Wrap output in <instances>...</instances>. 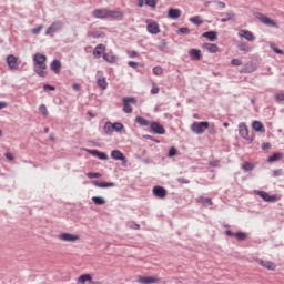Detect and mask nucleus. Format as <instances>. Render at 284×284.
Returning <instances> with one entry per match:
<instances>
[{"label":"nucleus","instance_id":"1","mask_svg":"<svg viewBox=\"0 0 284 284\" xmlns=\"http://www.w3.org/2000/svg\"><path fill=\"white\" fill-rule=\"evenodd\" d=\"M94 19H118L123 20V11L110 10L108 8L95 9L92 12Z\"/></svg>","mask_w":284,"mask_h":284},{"label":"nucleus","instance_id":"2","mask_svg":"<svg viewBox=\"0 0 284 284\" xmlns=\"http://www.w3.org/2000/svg\"><path fill=\"white\" fill-rule=\"evenodd\" d=\"M45 61H48V58L43 53H36L33 55L34 72L38 77H47L48 72H45V69L48 65L45 64Z\"/></svg>","mask_w":284,"mask_h":284},{"label":"nucleus","instance_id":"3","mask_svg":"<svg viewBox=\"0 0 284 284\" xmlns=\"http://www.w3.org/2000/svg\"><path fill=\"white\" fill-rule=\"evenodd\" d=\"M205 130H210V122L207 121H203V122L194 121L191 124V132H193V134H203Z\"/></svg>","mask_w":284,"mask_h":284},{"label":"nucleus","instance_id":"4","mask_svg":"<svg viewBox=\"0 0 284 284\" xmlns=\"http://www.w3.org/2000/svg\"><path fill=\"white\" fill-rule=\"evenodd\" d=\"M122 103H123V112H125V114H132V105H130V103H132L133 105H136L138 101H136V98L134 97H126V98H123Z\"/></svg>","mask_w":284,"mask_h":284},{"label":"nucleus","instance_id":"5","mask_svg":"<svg viewBox=\"0 0 284 284\" xmlns=\"http://www.w3.org/2000/svg\"><path fill=\"white\" fill-rule=\"evenodd\" d=\"M256 19H258V21H261L262 23H264V26H267L268 28H278L276 21L263 13H257Z\"/></svg>","mask_w":284,"mask_h":284},{"label":"nucleus","instance_id":"6","mask_svg":"<svg viewBox=\"0 0 284 284\" xmlns=\"http://www.w3.org/2000/svg\"><path fill=\"white\" fill-rule=\"evenodd\" d=\"M95 79H97V85L101 88L102 90H108V80L103 75V71L99 70L95 73Z\"/></svg>","mask_w":284,"mask_h":284},{"label":"nucleus","instance_id":"7","mask_svg":"<svg viewBox=\"0 0 284 284\" xmlns=\"http://www.w3.org/2000/svg\"><path fill=\"white\" fill-rule=\"evenodd\" d=\"M257 65L254 62H247L243 65V68L240 70V74H252V72H256Z\"/></svg>","mask_w":284,"mask_h":284},{"label":"nucleus","instance_id":"8","mask_svg":"<svg viewBox=\"0 0 284 284\" xmlns=\"http://www.w3.org/2000/svg\"><path fill=\"white\" fill-rule=\"evenodd\" d=\"M257 196H261V199H263V201H265V203H276V201H278L277 195H270V193H267L265 191H258Z\"/></svg>","mask_w":284,"mask_h":284},{"label":"nucleus","instance_id":"9","mask_svg":"<svg viewBox=\"0 0 284 284\" xmlns=\"http://www.w3.org/2000/svg\"><path fill=\"white\" fill-rule=\"evenodd\" d=\"M58 239L60 241H65V243H75V241H79V235H74L72 233H61Z\"/></svg>","mask_w":284,"mask_h":284},{"label":"nucleus","instance_id":"10","mask_svg":"<svg viewBox=\"0 0 284 284\" xmlns=\"http://www.w3.org/2000/svg\"><path fill=\"white\" fill-rule=\"evenodd\" d=\"M59 30H63V22L62 21H55L53 22L45 31V34H55V32H59Z\"/></svg>","mask_w":284,"mask_h":284},{"label":"nucleus","instance_id":"11","mask_svg":"<svg viewBox=\"0 0 284 284\" xmlns=\"http://www.w3.org/2000/svg\"><path fill=\"white\" fill-rule=\"evenodd\" d=\"M239 133L242 139H245V141H250V129H247V124H245V122L239 124Z\"/></svg>","mask_w":284,"mask_h":284},{"label":"nucleus","instance_id":"12","mask_svg":"<svg viewBox=\"0 0 284 284\" xmlns=\"http://www.w3.org/2000/svg\"><path fill=\"white\" fill-rule=\"evenodd\" d=\"M150 129L153 134H165V128L159 122H152Z\"/></svg>","mask_w":284,"mask_h":284},{"label":"nucleus","instance_id":"13","mask_svg":"<svg viewBox=\"0 0 284 284\" xmlns=\"http://www.w3.org/2000/svg\"><path fill=\"white\" fill-rule=\"evenodd\" d=\"M88 154H91L92 156H97V159H100V161H108V155L104 152H101L97 149L90 150L87 149Z\"/></svg>","mask_w":284,"mask_h":284},{"label":"nucleus","instance_id":"14","mask_svg":"<svg viewBox=\"0 0 284 284\" xmlns=\"http://www.w3.org/2000/svg\"><path fill=\"white\" fill-rule=\"evenodd\" d=\"M153 194L158 199H165V196H168V190H165L163 186H154Z\"/></svg>","mask_w":284,"mask_h":284},{"label":"nucleus","instance_id":"15","mask_svg":"<svg viewBox=\"0 0 284 284\" xmlns=\"http://www.w3.org/2000/svg\"><path fill=\"white\" fill-rule=\"evenodd\" d=\"M17 61H19L17 59L16 55H8L7 57V64L10 68V70H19V63H17Z\"/></svg>","mask_w":284,"mask_h":284},{"label":"nucleus","instance_id":"16","mask_svg":"<svg viewBox=\"0 0 284 284\" xmlns=\"http://www.w3.org/2000/svg\"><path fill=\"white\" fill-rule=\"evenodd\" d=\"M146 30L148 32H150V34H159V32H161V29L159 28V23H156V21L148 23Z\"/></svg>","mask_w":284,"mask_h":284},{"label":"nucleus","instance_id":"17","mask_svg":"<svg viewBox=\"0 0 284 284\" xmlns=\"http://www.w3.org/2000/svg\"><path fill=\"white\" fill-rule=\"evenodd\" d=\"M102 59H104V61H106V63H111V64H114V63H116V61H119V58L112 52L103 53Z\"/></svg>","mask_w":284,"mask_h":284},{"label":"nucleus","instance_id":"18","mask_svg":"<svg viewBox=\"0 0 284 284\" xmlns=\"http://www.w3.org/2000/svg\"><path fill=\"white\" fill-rule=\"evenodd\" d=\"M139 283H142V284L159 283V277H156V276H140Z\"/></svg>","mask_w":284,"mask_h":284},{"label":"nucleus","instance_id":"19","mask_svg":"<svg viewBox=\"0 0 284 284\" xmlns=\"http://www.w3.org/2000/svg\"><path fill=\"white\" fill-rule=\"evenodd\" d=\"M258 265L262 267H265V270H270L271 272H274L276 270V264L270 261H264V260H257Z\"/></svg>","mask_w":284,"mask_h":284},{"label":"nucleus","instance_id":"20","mask_svg":"<svg viewBox=\"0 0 284 284\" xmlns=\"http://www.w3.org/2000/svg\"><path fill=\"white\" fill-rule=\"evenodd\" d=\"M203 50H205L206 52H210L211 54H216V52H219V45L214 44V43H204L203 44Z\"/></svg>","mask_w":284,"mask_h":284},{"label":"nucleus","instance_id":"21","mask_svg":"<svg viewBox=\"0 0 284 284\" xmlns=\"http://www.w3.org/2000/svg\"><path fill=\"white\" fill-rule=\"evenodd\" d=\"M92 185H94V187L105 189V187H115L116 183H114V182H99V181L94 180V181H92Z\"/></svg>","mask_w":284,"mask_h":284},{"label":"nucleus","instance_id":"22","mask_svg":"<svg viewBox=\"0 0 284 284\" xmlns=\"http://www.w3.org/2000/svg\"><path fill=\"white\" fill-rule=\"evenodd\" d=\"M220 17H223L220 21L221 23H227V21H232V19H234V17H236V14H234V12L229 11V12H222L220 13Z\"/></svg>","mask_w":284,"mask_h":284},{"label":"nucleus","instance_id":"23","mask_svg":"<svg viewBox=\"0 0 284 284\" xmlns=\"http://www.w3.org/2000/svg\"><path fill=\"white\" fill-rule=\"evenodd\" d=\"M111 159H114V161H125V155L119 150H113L111 152Z\"/></svg>","mask_w":284,"mask_h":284},{"label":"nucleus","instance_id":"24","mask_svg":"<svg viewBox=\"0 0 284 284\" xmlns=\"http://www.w3.org/2000/svg\"><path fill=\"white\" fill-rule=\"evenodd\" d=\"M239 34L240 37H242V39H245L246 41H254L255 39L252 31L241 30Z\"/></svg>","mask_w":284,"mask_h":284},{"label":"nucleus","instance_id":"25","mask_svg":"<svg viewBox=\"0 0 284 284\" xmlns=\"http://www.w3.org/2000/svg\"><path fill=\"white\" fill-rule=\"evenodd\" d=\"M169 19H179L181 17V10L171 8L168 11Z\"/></svg>","mask_w":284,"mask_h":284},{"label":"nucleus","instance_id":"26","mask_svg":"<svg viewBox=\"0 0 284 284\" xmlns=\"http://www.w3.org/2000/svg\"><path fill=\"white\" fill-rule=\"evenodd\" d=\"M252 128L255 132L265 134V126L261 123V121H253Z\"/></svg>","mask_w":284,"mask_h":284},{"label":"nucleus","instance_id":"27","mask_svg":"<svg viewBox=\"0 0 284 284\" xmlns=\"http://www.w3.org/2000/svg\"><path fill=\"white\" fill-rule=\"evenodd\" d=\"M50 68L55 74H59V72H61V61L54 59L51 62Z\"/></svg>","mask_w":284,"mask_h":284},{"label":"nucleus","instance_id":"28","mask_svg":"<svg viewBox=\"0 0 284 284\" xmlns=\"http://www.w3.org/2000/svg\"><path fill=\"white\" fill-rule=\"evenodd\" d=\"M217 32L216 31H206L202 34L204 39H209V41H216L217 39Z\"/></svg>","mask_w":284,"mask_h":284},{"label":"nucleus","instance_id":"29","mask_svg":"<svg viewBox=\"0 0 284 284\" xmlns=\"http://www.w3.org/2000/svg\"><path fill=\"white\" fill-rule=\"evenodd\" d=\"M189 54L193 61H201V50L191 49Z\"/></svg>","mask_w":284,"mask_h":284},{"label":"nucleus","instance_id":"30","mask_svg":"<svg viewBox=\"0 0 284 284\" xmlns=\"http://www.w3.org/2000/svg\"><path fill=\"white\" fill-rule=\"evenodd\" d=\"M196 203H201L202 205H214L212 199L205 196H199L195 199Z\"/></svg>","mask_w":284,"mask_h":284},{"label":"nucleus","instance_id":"31","mask_svg":"<svg viewBox=\"0 0 284 284\" xmlns=\"http://www.w3.org/2000/svg\"><path fill=\"white\" fill-rule=\"evenodd\" d=\"M135 123H139V125H142L143 128H148V125H151L150 120H148L141 115H138L135 118Z\"/></svg>","mask_w":284,"mask_h":284},{"label":"nucleus","instance_id":"32","mask_svg":"<svg viewBox=\"0 0 284 284\" xmlns=\"http://www.w3.org/2000/svg\"><path fill=\"white\" fill-rule=\"evenodd\" d=\"M102 52H105V47L103 44H98L93 49V57H97L99 59Z\"/></svg>","mask_w":284,"mask_h":284},{"label":"nucleus","instance_id":"33","mask_svg":"<svg viewBox=\"0 0 284 284\" xmlns=\"http://www.w3.org/2000/svg\"><path fill=\"white\" fill-rule=\"evenodd\" d=\"M112 132H114V126L112 122H105L104 123V134L109 135L112 134Z\"/></svg>","mask_w":284,"mask_h":284},{"label":"nucleus","instance_id":"34","mask_svg":"<svg viewBox=\"0 0 284 284\" xmlns=\"http://www.w3.org/2000/svg\"><path fill=\"white\" fill-rule=\"evenodd\" d=\"M281 159H283L282 153H273L271 156H268L267 162L275 163V161H281Z\"/></svg>","mask_w":284,"mask_h":284},{"label":"nucleus","instance_id":"35","mask_svg":"<svg viewBox=\"0 0 284 284\" xmlns=\"http://www.w3.org/2000/svg\"><path fill=\"white\" fill-rule=\"evenodd\" d=\"M88 281H89V283H94V282H92V275H90V274H83V275H81V276L78 278V283H88Z\"/></svg>","mask_w":284,"mask_h":284},{"label":"nucleus","instance_id":"36","mask_svg":"<svg viewBox=\"0 0 284 284\" xmlns=\"http://www.w3.org/2000/svg\"><path fill=\"white\" fill-rule=\"evenodd\" d=\"M190 22L194 26H203V19H201L199 16L190 18Z\"/></svg>","mask_w":284,"mask_h":284},{"label":"nucleus","instance_id":"37","mask_svg":"<svg viewBox=\"0 0 284 284\" xmlns=\"http://www.w3.org/2000/svg\"><path fill=\"white\" fill-rule=\"evenodd\" d=\"M156 48L160 50V52H164V50L168 48V41H165V39H161Z\"/></svg>","mask_w":284,"mask_h":284},{"label":"nucleus","instance_id":"38","mask_svg":"<svg viewBox=\"0 0 284 284\" xmlns=\"http://www.w3.org/2000/svg\"><path fill=\"white\" fill-rule=\"evenodd\" d=\"M92 202L94 203V205H105V199L101 196H93Z\"/></svg>","mask_w":284,"mask_h":284},{"label":"nucleus","instance_id":"39","mask_svg":"<svg viewBox=\"0 0 284 284\" xmlns=\"http://www.w3.org/2000/svg\"><path fill=\"white\" fill-rule=\"evenodd\" d=\"M237 48L241 52H252V48H250L246 42L240 43Z\"/></svg>","mask_w":284,"mask_h":284},{"label":"nucleus","instance_id":"40","mask_svg":"<svg viewBox=\"0 0 284 284\" xmlns=\"http://www.w3.org/2000/svg\"><path fill=\"white\" fill-rule=\"evenodd\" d=\"M234 236L239 241H245L247 239V233L239 231L234 234Z\"/></svg>","mask_w":284,"mask_h":284},{"label":"nucleus","instance_id":"41","mask_svg":"<svg viewBox=\"0 0 284 284\" xmlns=\"http://www.w3.org/2000/svg\"><path fill=\"white\" fill-rule=\"evenodd\" d=\"M242 170H244V172H252L254 170V164H252L251 162H245L242 165Z\"/></svg>","mask_w":284,"mask_h":284},{"label":"nucleus","instance_id":"42","mask_svg":"<svg viewBox=\"0 0 284 284\" xmlns=\"http://www.w3.org/2000/svg\"><path fill=\"white\" fill-rule=\"evenodd\" d=\"M91 37L93 39H103L105 37V33L103 31H93L91 32Z\"/></svg>","mask_w":284,"mask_h":284},{"label":"nucleus","instance_id":"43","mask_svg":"<svg viewBox=\"0 0 284 284\" xmlns=\"http://www.w3.org/2000/svg\"><path fill=\"white\" fill-rule=\"evenodd\" d=\"M121 130H123V123L121 122L113 123V132H121Z\"/></svg>","mask_w":284,"mask_h":284},{"label":"nucleus","instance_id":"44","mask_svg":"<svg viewBox=\"0 0 284 284\" xmlns=\"http://www.w3.org/2000/svg\"><path fill=\"white\" fill-rule=\"evenodd\" d=\"M153 74H155V77H161V74H163V68L161 67H154L153 68Z\"/></svg>","mask_w":284,"mask_h":284},{"label":"nucleus","instance_id":"45","mask_svg":"<svg viewBox=\"0 0 284 284\" xmlns=\"http://www.w3.org/2000/svg\"><path fill=\"white\" fill-rule=\"evenodd\" d=\"M39 112H41V114H43V116H48V114H49L48 106H45V104H41L39 106Z\"/></svg>","mask_w":284,"mask_h":284},{"label":"nucleus","instance_id":"46","mask_svg":"<svg viewBox=\"0 0 284 284\" xmlns=\"http://www.w3.org/2000/svg\"><path fill=\"white\" fill-rule=\"evenodd\" d=\"M231 64L239 67V65H243V60L239 59V58H234L231 60Z\"/></svg>","mask_w":284,"mask_h":284},{"label":"nucleus","instance_id":"47","mask_svg":"<svg viewBox=\"0 0 284 284\" xmlns=\"http://www.w3.org/2000/svg\"><path fill=\"white\" fill-rule=\"evenodd\" d=\"M274 99H275L276 103L283 102L284 101V93H276L274 95Z\"/></svg>","mask_w":284,"mask_h":284},{"label":"nucleus","instance_id":"48","mask_svg":"<svg viewBox=\"0 0 284 284\" xmlns=\"http://www.w3.org/2000/svg\"><path fill=\"white\" fill-rule=\"evenodd\" d=\"M176 149L174 146H171L168 153V158L172 159L173 156H176Z\"/></svg>","mask_w":284,"mask_h":284},{"label":"nucleus","instance_id":"49","mask_svg":"<svg viewBox=\"0 0 284 284\" xmlns=\"http://www.w3.org/2000/svg\"><path fill=\"white\" fill-rule=\"evenodd\" d=\"M88 179H101V173H93V172H89L87 173Z\"/></svg>","mask_w":284,"mask_h":284},{"label":"nucleus","instance_id":"50","mask_svg":"<svg viewBox=\"0 0 284 284\" xmlns=\"http://www.w3.org/2000/svg\"><path fill=\"white\" fill-rule=\"evenodd\" d=\"M43 90H44V92H54V90H57V88L54 85L44 84Z\"/></svg>","mask_w":284,"mask_h":284},{"label":"nucleus","instance_id":"51","mask_svg":"<svg viewBox=\"0 0 284 284\" xmlns=\"http://www.w3.org/2000/svg\"><path fill=\"white\" fill-rule=\"evenodd\" d=\"M144 3L149 8H156V0H145Z\"/></svg>","mask_w":284,"mask_h":284},{"label":"nucleus","instance_id":"52","mask_svg":"<svg viewBox=\"0 0 284 284\" xmlns=\"http://www.w3.org/2000/svg\"><path fill=\"white\" fill-rule=\"evenodd\" d=\"M43 30V26H38L31 30L32 34H39Z\"/></svg>","mask_w":284,"mask_h":284},{"label":"nucleus","instance_id":"53","mask_svg":"<svg viewBox=\"0 0 284 284\" xmlns=\"http://www.w3.org/2000/svg\"><path fill=\"white\" fill-rule=\"evenodd\" d=\"M178 183H181V184H190V180L185 179V178H178L176 179Z\"/></svg>","mask_w":284,"mask_h":284},{"label":"nucleus","instance_id":"54","mask_svg":"<svg viewBox=\"0 0 284 284\" xmlns=\"http://www.w3.org/2000/svg\"><path fill=\"white\" fill-rule=\"evenodd\" d=\"M220 161L219 160H213V161H210L209 162V165L211 166V168H219V165H220Z\"/></svg>","mask_w":284,"mask_h":284},{"label":"nucleus","instance_id":"55","mask_svg":"<svg viewBox=\"0 0 284 284\" xmlns=\"http://www.w3.org/2000/svg\"><path fill=\"white\" fill-rule=\"evenodd\" d=\"M179 32H181V34H190V29L187 27H182L179 29Z\"/></svg>","mask_w":284,"mask_h":284},{"label":"nucleus","instance_id":"56","mask_svg":"<svg viewBox=\"0 0 284 284\" xmlns=\"http://www.w3.org/2000/svg\"><path fill=\"white\" fill-rule=\"evenodd\" d=\"M213 3H216L217 6H220L221 10H224V8H226L225 2L223 1L213 0Z\"/></svg>","mask_w":284,"mask_h":284},{"label":"nucleus","instance_id":"57","mask_svg":"<svg viewBox=\"0 0 284 284\" xmlns=\"http://www.w3.org/2000/svg\"><path fill=\"white\" fill-rule=\"evenodd\" d=\"M128 67L133 68V70H136V68H139V63L134 61H129Z\"/></svg>","mask_w":284,"mask_h":284},{"label":"nucleus","instance_id":"58","mask_svg":"<svg viewBox=\"0 0 284 284\" xmlns=\"http://www.w3.org/2000/svg\"><path fill=\"white\" fill-rule=\"evenodd\" d=\"M273 176H283V169L273 171Z\"/></svg>","mask_w":284,"mask_h":284},{"label":"nucleus","instance_id":"59","mask_svg":"<svg viewBox=\"0 0 284 284\" xmlns=\"http://www.w3.org/2000/svg\"><path fill=\"white\" fill-rule=\"evenodd\" d=\"M4 156H6V159H7L8 161H14V155H13L12 153H10V152H7V153L4 154Z\"/></svg>","mask_w":284,"mask_h":284},{"label":"nucleus","instance_id":"60","mask_svg":"<svg viewBox=\"0 0 284 284\" xmlns=\"http://www.w3.org/2000/svg\"><path fill=\"white\" fill-rule=\"evenodd\" d=\"M151 94H159V87H156V84H153L151 89Z\"/></svg>","mask_w":284,"mask_h":284},{"label":"nucleus","instance_id":"61","mask_svg":"<svg viewBox=\"0 0 284 284\" xmlns=\"http://www.w3.org/2000/svg\"><path fill=\"white\" fill-rule=\"evenodd\" d=\"M270 148H272V144H270V142H264L262 144V150H270Z\"/></svg>","mask_w":284,"mask_h":284},{"label":"nucleus","instance_id":"62","mask_svg":"<svg viewBox=\"0 0 284 284\" xmlns=\"http://www.w3.org/2000/svg\"><path fill=\"white\" fill-rule=\"evenodd\" d=\"M129 57H130L131 59H136V57H139V52H136V51H131V52L129 53Z\"/></svg>","mask_w":284,"mask_h":284},{"label":"nucleus","instance_id":"63","mask_svg":"<svg viewBox=\"0 0 284 284\" xmlns=\"http://www.w3.org/2000/svg\"><path fill=\"white\" fill-rule=\"evenodd\" d=\"M73 90H74L75 92H79V91L81 90V84L74 83V84H73Z\"/></svg>","mask_w":284,"mask_h":284},{"label":"nucleus","instance_id":"64","mask_svg":"<svg viewBox=\"0 0 284 284\" xmlns=\"http://www.w3.org/2000/svg\"><path fill=\"white\" fill-rule=\"evenodd\" d=\"M273 51H275L276 54H283V50H281L278 47H273Z\"/></svg>","mask_w":284,"mask_h":284}]
</instances>
